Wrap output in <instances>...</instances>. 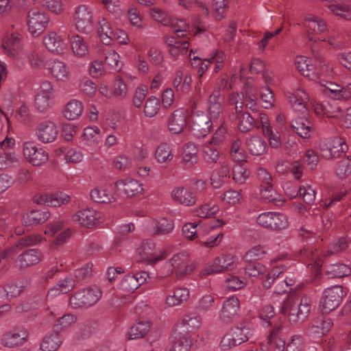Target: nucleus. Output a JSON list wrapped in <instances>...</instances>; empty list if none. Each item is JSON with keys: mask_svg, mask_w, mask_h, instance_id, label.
<instances>
[{"mask_svg": "<svg viewBox=\"0 0 351 351\" xmlns=\"http://www.w3.org/2000/svg\"><path fill=\"white\" fill-rule=\"evenodd\" d=\"M151 328V322L147 319H141L134 324L127 332L128 339H137L144 337Z\"/></svg>", "mask_w": 351, "mask_h": 351, "instance_id": "44", "label": "nucleus"}, {"mask_svg": "<svg viewBox=\"0 0 351 351\" xmlns=\"http://www.w3.org/2000/svg\"><path fill=\"white\" fill-rule=\"evenodd\" d=\"M173 228V221L166 218L148 219L145 226V229L152 234H167L170 233Z\"/></svg>", "mask_w": 351, "mask_h": 351, "instance_id": "24", "label": "nucleus"}, {"mask_svg": "<svg viewBox=\"0 0 351 351\" xmlns=\"http://www.w3.org/2000/svg\"><path fill=\"white\" fill-rule=\"evenodd\" d=\"M24 287V283L21 280L8 284L0 292V296L6 298L16 297L23 291Z\"/></svg>", "mask_w": 351, "mask_h": 351, "instance_id": "60", "label": "nucleus"}, {"mask_svg": "<svg viewBox=\"0 0 351 351\" xmlns=\"http://www.w3.org/2000/svg\"><path fill=\"white\" fill-rule=\"evenodd\" d=\"M25 54L26 58L23 62H18L16 65L23 66L27 62H29L31 66L34 68H41L45 64V59L42 54L35 49H25Z\"/></svg>", "mask_w": 351, "mask_h": 351, "instance_id": "55", "label": "nucleus"}, {"mask_svg": "<svg viewBox=\"0 0 351 351\" xmlns=\"http://www.w3.org/2000/svg\"><path fill=\"white\" fill-rule=\"evenodd\" d=\"M138 261L149 265L156 264L165 259L167 254L164 250H158L155 243L149 240H143L138 247Z\"/></svg>", "mask_w": 351, "mask_h": 351, "instance_id": "12", "label": "nucleus"}, {"mask_svg": "<svg viewBox=\"0 0 351 351\" xmlns=\"http://www.w3.org/2000/svg\"><path fill=\"white\" fill-rule=\"evenodd\" d=\"M59 129L57 123L51 119H46L38 123L35 129L37 139L43 143L54 142L58 136Z\"/></svg>", "mask_w": 351, "mask_h": 351, "instance_id": "17", "label": "nucleus"}, {"mask_svg": "<svg viewBox=\"0 0 351 351\" xmlns=\"http://www.w3.org/2000/svg\"><path fill=\"white\" fill-rule=\"evenodd\" d=\"M195 267L196 264L191 260L189 253L182 252L175 254L165 263L160 270V277H171L176 280H183L191 274Z\"/></svg>", "mask_w": 351, "mask_h": 351, "instance_id": "4", "label": "nucleus"}, {"mask_svg": "<svg viewBox=\"0 0 351 351\" xmlns=\"http://www.w3.org/2000/svg\"><path fill=\"white\" fill-rule=\"evenodd\" d=\"M173 29L175 35L167 37L166 43L169 47V52L173 56H178L187 51L189 43L187 40H181L184 32L189 31V24L182 19H168V24Z\"/></svg>", "mask_w": 351, "mask_h": 351, "instance_id": "6", "label": "nucleus"}, {"mask_svg": "<svg viewBox=\"0 0 351 351\" xmlns=\"http://www.w3.org/2000/svg\"><path fill=\"white\" fill-rule=\"evenodd\" d=\"M208 109L209 114L197 110L192 115L191 130L197 138L204 137L210 132L213 121L217 119L221 113V107L219 101L218 93L210 95Z\"/></svg>", "mask_w": 351, "mask_h": 351, "instance_id": "1", "label": "nucleus"}, {"mask_svg": "<svg viewBox=\"0 0 351 351\" xmlns=\"http://www.w3.org/2000/svg\"><path fill=\"white\" fill-rule=\"evenodd\" d=\"M99 216V213H97L95 210L88 208L82 210L74 215L73 220L78 222L82 226L89 227L95 223Z\"/></svg>", "mask_w": 351, "mask_h": 351, "instance_id": "45", "label": "nucleus"}, {"mask_svg": "<svg viewBox=\"0 0 351 351\" xmlns=\"http://www.w3.org/2000/svg\"><path fill=\"white\" fill-rule=\"evenodd\" d=\"M23 36L17 32H6L1 38V47L4 53L16 64L26 58L25 48L23 44Z\"/></svg>", "mask_w": 351, "mask_h": 351, "instance_id": "7", "label": "nucleus"}, {"mask_svg": "<svg viewBox=\"0 0 351 351\" xmlns=\"http://www.w3.org/2000/svg\"><path fill=\"white\" fill-rule=\"evenodd\" d=\"M69 42L74 56L82 58L88 55L89 47L84 38L79 35H74L70 38Z\"/></svg>", "mask_w": 351, "mask_h": 351, "instance_id": "49", "label": "nucleus"}, {"mask_svg": "<svg viewBox=\"0 0 351 351\" xmlns=\"http://www.w3.org/2000/svg\"><path fill=\"white\" fill-rule=\"evenodd\" d=\"M28 332L25 329H15L2 336L1 344L8 348L22 345L27 340Z\"/></svg>", "mask_w": 351, "mask_h": 351, "instance_id": "33", "label": "nucleus"}, {"mask_svg": "<svg viewBox=\"0 0 351 351\" xmlns=\"http://www.w3.org/2000/svg\"><path fill=\"white\" fill-rule=\"evenodd\" d=\"M295 64L298 71L304 76L311 78L314 73L315 64L304 56H297L295 59Z\"/></svg>", "mask_w": 351, "mask_h": 351, "instance_id": "52", "label": "nucleus"}, {"mask_svg": "<svg viewBox=\"0 0 351 351\" xmlns=\"http://www.w3.org/2000/svg\"><path fill=\"white\" fill-rule=\"evenodd\" d=\"M318 147L322 156L326 159L339 157L348 149L345 141L340 137L322 139Z\"/></svg>", "mask_w": 351, "mask_h": 351, "instance_id": "15", "label": "nucleus"}, {"mask_svg": "<svg viewBox=\"0 0 351 351\" xmlns=\"http://www.w3.org/2000/svg\"><path fill=\"white\" fill-rule=\"evenodd\" d=\"M84 105L80 100L72 99L68 101L63 108V116L69 121L77 119L83 113Z\"/></svg>", "mask_w": 351, "mask_h": 351, "instance_id": "41", "label": "nucleus"}, {"mask_svg": "<svg viewBox=\"0 0 351 351\" xmlns=\"http://www.w3.org/2000/svg\"><path fill=\"white\" fill-rule=\"evenodd\" d=\"M149 274L146 271H140L135 274H129L123 277L120 288L126 291H134L141 285L144 284Z\"/></svg>", "mask_w": 351, "mask_h": 351, "instance_id": "28", "label": "nucleus"}, {"mask_svg": "<svg viewBox=\"0 0 351 351\" xmlns=\"http://www.w3.org/2000/svg\"><path fill=\"white\" fill-rule=\"evenodd\" d=\"M276 171L280 174H303L307 173L305 169L298 161L289 162L285 160H278L275 165Z\"/></svg>", "mask_w": 351, "mask_h": 351, "instance_id": "39", "label": "nucleus"}, {"mask_svg": "<svg viewBox=\"0 0 351 351\" xmlns=\"http://www.w3.org/2000/svg\"><path fill=\"white\" fill-rule=\"evenodd\" d=\"M101 130L97 126H88L84 129L81 143L90 149H95L101 141Z\"/></svg>", "mask_w": 351, "mask_h": 351, "instance_id": "31", "label": "nucleus"}, {"mask_svg": "<svg viewBox=\"0 0 351 351\" xmlns=\"http://www.w3.org/2000/svg\"><path fill=\"white\" fill-rule=\"evenodd\" d=\"M187 111L182 108H178L169 114L167 119V128L173 134H181L187 124Z\"/></svg>", "mask_w": 351, "mask_h": 351, "instance_id": "22", "label": "nucleus"}, {"mask_svg": "<svg viewBox=\"0 0 351 351\" xmlns=\"http://www.w3.org/2000/svg\"><path fill=\"white\" fill-rule=\"evenodd\" d=\"M49 217V213L45 210H33L24 214L21 221L23 226L28 227L46 221Z\"/></svg>", "mask_w": 351, "mask_h": 351, "instance_id": "48", "label": "nucleus"}, {"mask_svg": "<svg viewBox=\"0 0 351 351\" xmlns=\"http://www.w3.org/2000/svg\"><path fill=\"white\" fill-rule=\"evenodd\" d=\"M47 69L51 77L56 81L67 82L71 78V73L66 63L58 58L50 60Z\"/></svg>", "mask_w": 351, "mask_h": 351, "instance_id": "20", "label": "nucleus"}, {"mask_svg": "<svg viewBox=\"0 0 351 351\" xmlns=\"http://www.w3.org/2000/svg\"><path fill=\"white\" fill-rule=\"evenodd\" d=\"M272 177H265L261 185V196L266 202L273 203L275 206L280 207L283 206L284 201L281 199L272 186Z\"/></svg>", "mask_w": 351, "mask_h": 351, "instance_id": "25", "label": "nucleus"}, {"mask_svg": "<svg viewBox=\"0 0 351 351\" xmlns=\"http://www.w3.org/2000/svg\"><path fill=\"white\" fill-rule=\"evenodd\" d=\"M154 158L158 163H169L174 158L171 145L167 143L159 144L155 152Z\"/></svg>", "mask_w": 351, "mask_h": 351, "instance_id": "50", "label": "nucleus"}, {"mask_svg": "<svg viewBox=\"0 0 351 351\" xmlns=\"http://www.w3.org/2000/svg\"><path fill=\"white\" fill-rule=\"evenodd\" d=\"M344 295L343 287L340 285H335L325 289L320 301L322 313L328 314L337 308Z\"/></svg>", "mask_w": 351, "mask_h": 351, "instance_id": "13", "label": "nucleus"}, {"mask_svg": "<svg viewBox=\"0 0 351 351\" xmlns=\"http://www.w3.org/2000/svg\"><path fill=\"white\" fill-rule=\"evenodd\" d=\"M8 170L16 176L29 174V169L16 152H3L0 154V171Z\"/></svg>", "mask_w": 351, "mask_h": 351, "instance_id": "11", "label": "nucleus"}, {"mask_svg": "<svg viewBox=\"0 0 351 351\" xmlns=\"http://www.w3.org/2000/svg\"><path fill=\"white\" fill-rule=\"evenodd\" d=\"M349 239L341 237L338 241L332 242L324 248L306 247L300 251L298 258L308 266L311 265L318 270L322 265L324 258L337 254L345 250L348 246Z\"/></svg>", "mask_w": 351, "mask_h": 351, "instance_id": "2", "label": "nucleus"}, {"mask_svg": "<svg viewBox=\"0 0 351 351\" xmlns=\"http://www.w3.org/2000/svg\"><path fill=\"white\" fill-rule=\"evenodd\" d=\"M173 199L186 206H193L197 202L196 195L193 189L187 186L177 187L171 193Z\"/></svg>", "mask_w": 351, "mask_h": 351, "instance_id": "34", "label": "nucleus"}, {"mask_svg": "<svg viewBox=\"0 0 351 351\" xmlns=\"http://www.w3.org/2000/svg\"><path fill=\"white\" fill-rule=\"evenodd\" d=\"M25 158L34 166H40L49 160L48 153L43 148L37 147L33 143L26 142L23 145Z\"/></svg>", "mask_w": 351, "mask_h": 351, "instance_id": "19", "label": "nucleus"}, {"mask_svg": "<svg viewBox=\"0 0 351 351\" xmlns=\"http://www.w3.org/2000/svg\"><path fill=\"white\" fill-rule=\"evenodd\" d=\"M230 104L234 106L237 114V126L241 132H247L254 127V119L248 112H243V96L238 93H232L229 97Z\"/></svg>", "mask_w": 351, "mask_h": 351, "instance_id": "10", "label": "nucleus"}, {"mask_svg": "<svg viewBox=\"0 0 351 351\" xmlns=\"http://www.w3.org/2000/svg\"><path fill=\"white\" fill-rule=\"evenodd\" d=\"M189 290L186 287H178L175 289L173 294H169L166 297L165 305L167 307H173L180 305L186 302L189 298Z\"/></svg>", "mask_w": 351, "mask_h": 351, "instance_id": "46", "label": "nucleus"}, {"mask_svg": "<svg viewBox=\"0 0 351 351\" xmlns=\"http://www.w3.org/2000/svg\"><path fill=\"white\" fill-rule=\"evenodd\" d=\"M256 221L261 226L271 230H282L289 226L288 217L278 212H265L260 214Z\"/></svg>", "mask_w": 351, "mask_h": 351, "instance_id": "14", "label": "nucleus"}, {"mask_svg": "<svg viewBox=\"0 0 351 351\" xmlns=\"http://www.w3.org/2000/svg\"><path fill=\"white\" fill-rule=\"evenodd\" d=\"M236 261L237 258L231 254H222L215 258L212 264L202 271V274L206 276L231 269Z\"/></svg>", "mask_w": 351, "mask_h": 351, "instance_id": "23", "label": "nucleus"}, {"mask_svg": "<svg viewBox=\"0 0 351 351\" xmlns=\"http://www.w3.org/2000/svg\"><path fill=\"white\" fill-rule=\"evenodd\" d=\"M45 234L49 237L57 236L56 243L61 245L65 243L71 235V229L63 221H56L51 223L45 231Z\"/></svg>", "mask_w": 351, "mask_h": 351, "instance_id": "27", "label": "nucleus"}, {"mask_svg": "<svg viewBox=\"0 0 351 351\" xmlns=\"http://www.w3.org/2000/svg\"><path fill=\"white\" fill-rule=\"evenodd\" d=\"M35 203L45 204L48 206H60L70 201V196L64 193L59 192L53 194L40 195L34 198Z\"/></svg>", "mask_w": 351, "mask_h": 351, "instance_id": "30", "label": "nucleus"}, {"mask_svg": "<svg viewBox=\"0 0 351 351\" xmlns=\"http://www.w3.org/2000/svg\"><path fill=\"white\" fill-rule=\"evenodd\" d=\"M311 106L313 108L315 112L319 116L335 117L341 112V108L339 106H332L326 101L321 102L313 99L311 101Z\"/></svg>", "mask_w": 351, "mask_h": 351, "instance_id": "38", "label": "nucleus"}, {"mask_svg": "<svg viewBox=\"0 0 351 351\" xmlns=\"http://www.w3.org/2000/svg\"><path fill=\"white\" fill-rule=\"evenodd\" d=\"M127 15L131 25L134 27L141 29L145 27V23L143 17L136 8H130L128 10Z\"/></svg>", "mask_w": 351, "mask_h": 351, "instance_id": "64", "label": "nucleus"}, {"mask_svg": "<svg viewBox=\"0 0 351 351\" xmlns=\"http://www.w3.org/2000/svg\"><path fill=\"white\" fill-rule=\"evenodd\" d=\"M304 26L306 29L307 36L311 40H313V36L322 34L327 30L326 22L322 18L313 14L306 16Z\"/></svg>", "mask_w": 351, "mask_h": 351, "instance_id": "26", "label": "nucleus"}, {"mask_svg": "<svg viewBox=\"0 0 351 351\" xmlns=\"http://www.w3.org/2000/svg\"><path fill=\"white\" fill-rule=\"evenodd\" d=\"M90 197L95 202L99 203H110L116 199L114 195L110 193L106 189H95L90 192Z\"/></svg>", "mask_w": 351, "mask_h": 351, "instance_id": "63", "label": "nucleus"}, {"mask_svg": "<svg viewBox=\"0 0 351 351\" xmlns=\"http://www.w3.org/2000/svg\"><path fill=\"white\" fill-rule=\"evenodd\" d=\"M280 326H276L265 342L261 344L260 351H285V341L278 335Z\"/></svg>", "mask_w": 351, "mask_h": 351, "instance_id": "29", "label": "nucleus"}, {"mask_svg": "<svg viewBox=\"0 0 351 351\" xmlns=\"http://www.w3.org/2000/svg\"><path fill=\"white\" fill-rule=\"evenodd\" d=\"M43 45L54 55H62L67 49L65 40L54 31H49L43 36Z\"/></svg>", "mask_w": 351, "mask_h": 351, "instance_id": "21", "label": "nucleus"}, {"mask_svg": "<svg viewBox=\"0 0 351 351\" xmlns=\"http://www.w3.org/2000/svg\"><path fill=\"white\" fill-rule=\"evenodd\" d=\"M61 343V336L59 333L54 332L44 337L40 349L42 351H57Z\"/></svg>", "mask_w": 351, "mask_h": 351, "instance_id": "58", "label": "nucleus"}, {"mask_svg": "<svg viewBox=\"0 0 351 351\" xmlns=\"http://www.w3.org/2000/svg\"><path fill=\"white\" fill-rule=\"evenodd\" d=\"M73 21L77 29L82 33L88 32L93 24V16L90 6L84 4L78 5L73 15Z\"/></svg>", "mask_w": 351, "mask_h": 351, "instance_id": "18", "label": "nucleus"}, {"mask_svg": "<svg viewBox=\"0 0 351 351\" xmlns=\"http://www.w3.org/2000/svg\"><path fill=\"white\" fill-rule=\"evenodd\" d=\"M197 149L194 143H186L182 151V162L188 167L193 165L197 161Z\"/></svg>", "mask_w": 351, "mask_h": 351, "instance_id": "59", "label": "nucleus"}, {"mask_svg": "<svg viewBox=\"0 0 351 351\" xmlns=\"http://www.w3.org/2000/svg\"><path fill=\"white\" fill-rule=\"evenodd\" d=\"M291 125L293 130L302 138H307L310 137L312 123L309 119L305 117V115L292 120Z\"/></svg>", "mask_w": 351, "mask_h": 351, "instance_id": "43", "label": "nucleus"}, {"mask_svg": "<svg viewBox=\"0 0 351 351\" xmlns=\"http://www.w3.org/2000/svg\"><path fill=\"white\" fill-rule=\"evenodd\" d=\"M319 315L313 321V325L309 329V335L313 337H319L327 332L332 326L330 319L323 315Z\"/></svg>", "mask_w": 351, "mask_h": 351, "instance_id": "42", "label": "nucleus"}, {"mask_svg": "<svg viewBox=\"0 0 351 351\" xmlns=\"http://www.w3.org/2000/svg\"><path fill=\"white\" fill-rule=\"evenodd\" d=\"M311 299L306 295L291 293L284 300L282 313L293 324H302L308 316Z\"/></svg>", "mask_w": 351, "mask_h": 351, "instance_id": "3", "label": "nucleus"}, {"mask_svg": "<svg viewBox=\"0 0 351 351\" xmlns=\"http://www.w3.org/2000/svg\"><path fill=\"white\" fill-rule=\"evenodd\" d=\"M239 308L240 301L237 297L233 295L226 299L220 312V320L223 322H230L237 315Z\"/></svg>", "mask_w": 351, "mask_h": 351, "instance_id": "32", "label": "nucleus"}, {"mask_svg": "<svg viewBox=\"0 0 351 351\" xmlns=\"http://www.w3.org/2000/svg\"><path fill=\"white\" fill-rule=\"evenodd\" d=\"M160 102L155 96H150L147 99L143 106V114L148 118L154 117L159 112Z\"/></svg>", "mask_w": 351, "mask_h": 351, "instance_id": "62", "label": "nucleus"}, {"mask_svg": "<svg viewBox=\"0 0 351 351\" xmlns=\"http://www.w3.org/2000/svg\"><path fill=\"white\" fill-rule=\"evenodd\" d=\"M223 224H225V222L221 219L214 220L208 223L204 220L189 222L183 226L182 233L187 239L193 241L198 236H205L209 234L213 230L221 227Z\"/></svg>", "mask_w": 351, "mask_h": 351, "instance_id": "8", "label": "nucleus"}, {"mask_svg": "<svg viewBox=\"0 0 351 351\" xmlns=\"http://www.w3.org/2000/svg\"><path fill=\"white\" fill-rule=\"evenodd\" d=\"M202 319L196 312H190L185 314L182 319V324L188 332H192L200 328Z\"/></svg>", "mask_w": 351, "mask_h": 351, "instance_id": "54", "label": "nucleus"}, {"mask_svg": "<svg viewBox=\"0 0 351 351\" xmlns=\"http://www.w3.org/2000/svg\"><path fill=\"white\" fill-rule=\"evenodd\" d=\"M249 152L254 156H261L267 149V143L258 136H252L246 143Z\"/></svg>", "mask_w": 351, "mask_h": 351, "instance_id": "53", "label": "nucleus"}, {"mask_svg": "<svg viewBox=\"0 0 351 351\" xmlns=\"http://www.w3.org/2000/svg\"><path fill=\"white\" fill-rule=\"evenodd\" d=\"M324 86L326 93L333 99L348 101L351 99V95L345 89L344 86L333 82H328Z\"/></svg>", "mask_w": 351, "mask_h": 351, "instance_id": "47", "label": "nucleus"}, {"mask_svg": "<svg viewBox=\"0 0 351 351\" xmlns=\"http://www.w3.org/2000/svg\"><path fill=\"white\" fill-rule=\"evenodd\" d=\"M92 265L90 263H87L84 267L75 269L73 273L60 279L49 289L47 300H52L60 294L67 293L71 291L82 280L90 276Z\"/></svg>", "mask_w": 351, "mask_h": 351, "instance_id": "5", "label": "nucleus"}, {"mask_svg": "<svg viewBox=\"0 0 351 351\" xmlns=\"http://www.w3.org/2000/svg\"><path fill=\"white\" fill-rule=\"evenodd\" d=\"M114 187L118 191H122L128 197L133 196L143 191L142 184L132 177H125L116 182Z\"/></svg>", "mask_w": 351, "mask_h": 351, "instance_id": "37", "label": "nucleus"}, {"mask_svg": "<svg viewBox=\"0 0 351 351\" xmlns=\"http://www.w3.org/2000/svg\"><path fill=\"white\" fill-rule=\"evenodd\" d=\"M326 275L328 278H343L351 274V269L345 264H332L327 267Z\"/></svg>", "mask_w": 351, "mask_h": 351, "instance_id": "61", "label": "nucleus"}, {"mask_svg": "<svg viewBox=\"0 0 351 351\" xmlns=\"http://www.w3.org/2000/svg\"><path fill=\"white\" fill-rule=\"evenodd\" d=\"M330 10L336 16L344 20H351V4L348 0H335L328 5Z\"/></svg>", "mask_w": 351, "mask_h": 351, "instance_id": "40", "label": "nucleus"}, {"mask_svg": "<svg viewBox=\"0 0 351 351\" xmlns=\"http://www.w3.org/2000/svg\"><path fill=\"white\" fill-rule=\"evenodd\" d=\"M219 211V206L213 202H207L201 204L193 210L194 215L200 218L213 217Z\"/></svg>", "mask_w": 351, "mask_h": 351, "instance_id": "56", "label": "nucleus"}, {"mask_svg": "<svg viewBox=\"0 0 351 351\" xmlns=\"http://www.w3.org/2000/svg\"><path fill=\"white\" fill-rule=\"evenodd\" d=\"M42 258L43 254L38 250H26L17 257L15 265L20 269L26 268L38 263Z\"/></svg>", "mask_w": 351, "mask_h": 351, "instance_id": "35", "label": "nucleus"}, {"mask_svg": "<svg viewBox=\"0 0 351 351\" xmlns=\"http://www.w3.org/2000/svg\"><path fill=\"white\" fill-rule=\"evenodd\" d=\"M48 15L38 8H32L27 14L26 24L29 33L34 38L40 36L48 27Z\"/></svg>", "mask_w": 351, "mask_h": 351, "instance_id": "9", "label": "nucleus"}, {"mask_svg": "<svg viewBox=\"0 0 351 351\" xmlns=\"http://www.w3.org/2000/svg\"><path fill=\"white\" fill-rule=\"evenodd\" d=\"M231 331L237 341V343L241 344L248 341L254 334V326L247 320H243L234 326Z\"/></svg>", "mask_w": 351, "mask_h": 351, "instance_id": "36", "label": "nucleus"}, {"mask_svg": "<svg viewBox=\"0 0 351 351\" xmlns=\"http://www.w3.org/2000/svg\"><path fill=\"white\" fill-rule=\"evenodd\" d=\"M287 101L293 111L302 115L308 112V104L311 105L308 94L302 88H298L289 91L286 95Z\"/></svg>", "mask_w": 351, "mask_h": 351, "instance_id": "16", "label": "nucleus"}, {"mask_svg": "<svg viewBox=\"0 0 351 351\" xmlns=\"http://www.w3.org/2000/svg\"><path fill=\"white\" fill-rule=\"evenodd\" d=\"M273 263H276V265L272 267L263 282V285L266 289L270 288L275 279L278 278L287 268L285 264L279 263L278 259H274Z\"/></svg>", "mask_w": 351, "mask_h": 351, "instance_id": "57", "label": "nucleus"}, {"mask_svg": "<svg viewBox=\"0 0 351 351\" xmlns=\"http://www.w3.org/2000/svg\"><path fill=\"white\" fill-rule=\"evenodd\" d=\"M113 32L109 21L104 18H101L99 20L98 36L103 44L110 45L112 43Z\"/></svg>", "mask_w": 351, "mask_h": 351, "instance_id": "51", "label": "nucleus"}]
</instances>
